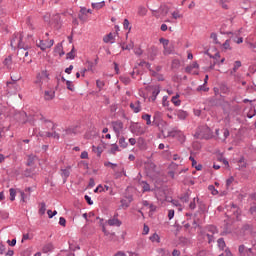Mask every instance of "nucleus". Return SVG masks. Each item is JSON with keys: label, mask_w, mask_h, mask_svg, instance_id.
<instances>
[{"label": "nucleus", "mask_w": 256, "mask_h": 256, "mask_svg": "<svg viewBox=\"0 0 256 256\" xmlns=\"http://www.w3.org/2000/svg\"><path fill=\"white\" fill-rule=\"evenodd\" d=\"M172 54V49L167 45L166 47H163V55H171Z\"/></svg>", "instance_id": "nucleus-40"}, {"label": "nucleus", "mask_w": 256, "mask_h": 256, "mask_svg": "<svg viewBox=\"0 0 256 256\" xmlns=\"http://www.w3.org/2000/svg\"><path fill=\"white\" fill-rule=\"evenodd\" d=\"M178 133H179V130H176V128H173V130H170V131H162V134L165 138H169V137L177 138Z\"/></svg>", "instance_id": "nucleus-13"}, {"label": "nucleus", "mask_w": 256, "mask_h": 256, "mask_svg": "<svg viewBox=\"0 0 256 256\" xmlns=\"http://www.w3.org/2000/svg\"><path fill=\"white\" fill-rule=\"evenodd\" d=\"M159 43L163 46V48H166L167 46H169V40L165 38H160Z\"/></svg>", "instance_id": "nucleus-41"}, {"label": "nucleus", "mask_w": 256, "mask_h": 256, "mask_svg": "<svg viewBox=\"0 0 256 256\" xmlns=\"http://www.w3.org/2000/svg\"><path fill=\"white\" fill-rule=\"evenodd\" d=\"M70 170H71L70 166L67 168L61 169V176L63 178L64 183L66 182L67 178L70 175Z\"/></svg>", "instance_id": "nucleus-18"}, {"label": "nucleus", "mask_w": 256, "mask_h": 256, "mask_svg": "<svg viewBox=\"0 0 256 256\" xmlns=\"http://www.w3.org/2000/svg\"><path fill=\"white\" fill-rule=\"evenodd\" d=\"M142 120L146 121V125H152L151 114H142Z\"/></svg>", "instance_id": "nucleus-27"}, {"label": "nucleus", "mask_w": 256, "mask_h": 256, "mask_svg": "<svg viewBox=\"0 0 256 256\" xmlns=\"http://www.w3.org/2000/svg\"><path fill=\"white\" fill-rule=\"evenodd\" d=\"M162 118V112H154L153 114V124L158 125V121Z\"/></svg>", "instance_id": "nucleus-25"}, {"label": "nucleus", "mask_w": 256, "mask_h": 256, "mask_svg": "<svg viewBox=\"0 0 256 256\" xmlns=\"http://www.w3.org/2000/svg\"><path fill=\"white\" fill-rule=\"evenodd\" d=\"M198 91H203V92H208L209 91V87L206 86V84L200 85L197 88Z\"/></svg>", "instance_id": "nucleus-49"}, {"label": "nucleus", "mask_w": 256, "mask_h": 256, "mask_svg": "<svg viewBox=\"0 0 256 256\" xmlns=\"http://www.w3.org/2000/svg\"><path fill=\"white\" fill-rule=\"evenodd\" d=\"M175 114L180 120H185L188 117V112H185V110L182 109L176 110Z\"/></svg>", "instance_id": "nucleus-16"}, {"label": "nucleus", "mask_w": 256, "mask_h": 256, "mask_svg": "<svg viewBox=\"0 0 256 256\" xmlns=\"http://www.w3.org/2000/svg\"><path fill=\"white\" fill-rule=\"evenodd\" d=\"M62 50V45L61 44H57L56 48H55V52L58 53L60 56L64 55V52L61 53Z\"/></svg>", "instance_id": "nucleus-53"}, {"label": "nucleus", "mask_w": 256, "mask_h": 256, "mask_svg": "<svg viewBox=\"0 0 256 256\" xmlns=\"http://www.w3.org/2000/svg\"><path fill=\"white\" fill-rule=\"evenodd\" d=\"M121 205H122L123 209H127V207H129V205H130V202H128L127 200L123 199L121 201Z\"/></svg>", "instance_id": "nucleus-55"}, {"label": "nucleus", "mask_w": 256, "mask_h": 256, "mask_svg": "<svg viewBox=\"0 0 256 256\" xmlns=\"http://www.w3.org/2000/svg\"><path fill=\"white\" fill-rule=\"evenodd\" d=\"M179 98H180L179 94H176V95L172 96V98H171L172 104L176 107L181 106V100Z\"/></svg>", "instance_id": "nucleus-23"}, {"label": "nucleus", "mask_w": 256, "mask_h": 256, "mask_svg": "<svg viewBox=\"0 0 256 256\" xmlns=\"http://www.w3.org/2000/svg\"><path fill=\"white\" fill-rule=\"evenodd\" d=\"M42 136H46V137H49V138H51V137H53V138H55V139H59V135L57 134V133H49V132H47V133H45L44 135H42Z\"/></svg>", "instance_id": "nucleus-43"}, {"label": "nucleus", "mask_w": 256, "mask_h": 256, "mask_svg": "<svg viewBox=\"0 0 256 256\" xmlns=\"http://www.w3.org/2000/svg\"><path fill=\"white\" fill-rule=\"evenodd\" d=\"M17 48H18L17 57L20 60H23L24 63L30 64L32 62V59H28V57H29V51L28 50H30V43L27 42L22 47H17Z\"/></svg>", "instance_id": "nucleus-3"}, {"label": "nucleus", "mask_w": 256, "mask_h": 256, "mask_svg": "<svg viewBox=\"0 0 256 256\" xmlns=\"http://www.w3.org/2000/svg\"><path fill=\"white\" fill-rule=\"evenodd\" d=\"M246 162H245V158H240V160L238 161V166L240 169L246 168Z\"/></svg>", "instance_id": "nucleus-42"}, {"label": "nucleus", "mask_w": 256, "mask_h": 256, "mask_svg": "<svg viewBox=\"0 0 256 256\" xmlns=\"http://www.w3.org/2000/svg\"><path fill=\"white\" fill-rule=\"evenodd\" d=\"M104 6H105V2L104 1L99 2V3H92V7L94 9H97V10L103 8Z\"/></svg>", "instance_id": "nucleus-36"}, {"label": "nucleus", "mask_w": 256, "mask_h": 256, "mask_svg": "<svg viewBox=\"0 0 256 256\" xmlns=\"http://www.w3.org/2000/svg\"><path fill=\"white\" fill-rule=\"evenodd\" d=\"M66 86H67L68 90H70L72 92L74 91V86H73L72 81L66 80Z\"/></svg>", "instance_id": "nucleus-48"}, {"label": "nucleus", "mask_w": 256, "mask_h": 256, "mask_svg": "<svg viewBox=\"0 0 256 256\" xmlns=\"http://www.w3.org/2000/svg\"><path fill=\"white\" fill-rule=\"evenodd\" d=\"M171 15H172V18H173V19H182V18H183V15L180 14L179 11H173V12L171 13Z\"/></svg>", "instance_id": "nucleus-37"}, {"label": "nucleus", "mask_w": 256, "mask_h": 256, "mask_svg": "<svg viewBox=\"0 0 256 256\" xmlns=\"http://www.w3.org/2000/svg\"><path fill=\"white\" fill-rule=\"evenodd\" d=\"M250 213H251V215H254V217L256 218V207L255 206L250 208Z\"/></svg>", "instance_id": "nucleus-63"}, {"label": "nucleus", "mask_w": 256, "mask_h": 256, "mask_svg": "<svg viewBox=\"0 0 256 256\" xmlns=\"http://www.w3.org/2000/svg\"><path fill=\"white\" fill-rule=\"evenodd\" d=\"M37 162V156L36 155H29L27 158V166H34Z\"/></svg>", "instance_id": "nucleus-22"}, {"label": "nucleus", "mask_w": 256, "mask_h": 256, "mask_svg": "<svg viewBox=\"0 0 256 256\" xmlns=\"http://www.w3.org/2000/svg\"><path fill=\"white\" fill-rule=\"evenodd\" d=\"M4 66H6L7 69H11V66L13 64V58L12 56H8L5 58L4 62H3Z\"/></svg>", "instance_id": "nucleus-24"}, {"label": "nucleus", "mask_w": 256, "mask_h": 256, "mask_svg": "<svg viewBox=\"0 0 256 256\" xmlns=\"http://www.w3.org/2000/svg\"><path fill=\"white\" fill-rule=\"evenodd\" d=\"M46 211H47V205L44 202L40 203V208L38 211L39 215H43Z\"/></svg>", "instance_id": "nucleus-31"}, {"label": "nucleus", "mask_w": 256, "mask_h": 256, "mask_svg": "<svg viewBox=\"0 0 256 256\" xmlns=\"http://www.w3.org/2000/svg\"><path fill=\"white\" fill-rule=\"evenodd\" d=\"M55 44L53 39L50 40H39L36 42V46L41 49V51H46L47 49H51V47Z\"/></svg>", "instance_id": "nucleus-6"}, {"label": "nucleus", "mask_w": 256, "mask_h": 256, "mask_svg": "<svg viewBox=\"0 0 256 256\" xmlns=\"http://www.w3.org/2000/svg\"><path fill=\"white\" fill-rule=\"evenodd\" d=\"M229 137V130H227V128L224 129L223 131V141H226L227 138Z\"/></svg>", "instance_id": "nucleus-56"}, {"label": "nucleus", "mask_w": 256, "mask_h": 256, "mask_svg": "<svg viewBox=\"0 0 256 256\" xmlns=\"http://www.w3.org/2000/svg\"><path fill=\"white\" fill-rule=\"evenodd\" d=\"M54 249L55 247L53 246V243H47L42 247V252L47 254L49 252H53Z\"/></svg>", "instance_id": "nucleus-17"}, {"label": "nucleus", "mask_w": 256, "mask_h": 256, "mask_svg": "<svg viewBox=\"0 0 256 256\" xmlns=\"http://www.w3.org/2000/svg\"><path fill=\"white\" fill-rule=\"evenodd\" d=\"M9 193H10V200L14 201L16 199V190L11 188L9 189Z\"/></svg>", "instance_id": "nucleus-44"}, {"label": "nucleus", "mask_w": 256, "mask_h": 256, "mask_svg": "<svg viewBox=\"0 0 256 256\" xmlns=\"http://www.w3.org/2000/svg\"><path fill=\"white\" fill-rule=\"evenodd\" d=\"M175 216V210H168V219L171 220Z\"/></svg>", "instance_id": "nucleus-59"}, {"label": "nucleus", "mask_w": 256, "mask_h": 256, "mask_svg": "<svg viewBox=\"0 0 256 256\" xmlns=\"http://www.w3.org/2000/svg\"><path fill=\"white\" fill-rule=\"evenodd\" d=\"M178 141L180 143H184L186 141V136L184 135V133L182 131H178L177 137Z\"/></svg>", "instance_id": "nucleus-28"}, {"label": "nucleus", "mask_w": 256, "mask_h": 256, "mask_svg": "<svg viewBox=\"0 0 256 256\" xmlns=\"http://www.w3.org/2000/svg\"><path fill=\"white\" fill-rule=\"evenodd\" d=\"M110 151L112 154H115L116 152H119L120 150H119V147L116 144H114V145H112Z\"/></svg>", "instance_id": "nucleus-54"}, {"label": "nucleus", "mask_w": 256, "mask_h": 256, "mask_svg": "<svg viewBox=\"0 0 256 256\" xmlns=\"http://www.w3.org/2000/svg\"><path fill=\"white\" fill-rule=\"evenodd\" d=\"M114 40V35L112 33H110L109 35H107L106 37H104V42L105 43H110L111 41Z\"/></svg>", "instance_id": "nucleus-45"}, {"label": "nucleus", "mask_w": 256, "mask_h": 256, "mask_svg": "<svg viewBox=\"0 0 256 256\" xmlns=\"http://www.w3.org/2000/svg\"><path fill=\"white\" fill-rule=\"evenodd\" d=\"M198 138L199 139H205V140H209L213 138V133L211 131V128H208V126H204L202 128V131L200 133H198Z\"/></svg>", "instance_id": "nucleus-7"}, {"label": "nucleus", "mask_w": 256, "mask_h": 256, "mask_svg": "<svg viewBox=\"0 0 256 256\" xmlns=\"http://www.w3.org/2000/svg\"><path fill=\"white\" fill-rule=\"evenodd\" d=\"M130 132H132V134H135L136 136H141L146 133V128L145 126H141V124L134 123L130 124Z\"/></svg>", "instance_id": "nucleus-5"}, {"label": "nucleus", "mask_w": 256, "mask_h": 256, "mask_svg": "<svg viewBox=\"0 0 256 256\" xmlns=\"http://www.w3.org/2000/svg\"><path fill=\"white\" fill-rule=\"evenodd\" d=\"M196 201H199L198 197L193 198V200L189 204V209H191L192 211L196 209Z\"/></svg>", "instance_id": "nucleus-35"}, {"label": "nucleus", "mask_w": 256, "mask_h": 256, "mask_svg": "<svg viewBox=\"0 0 256 256\" xmlns=\"http://www.w3.org/2000/svg\"><path fill=\"white\" fill-rule=\"evenodd\" d=\"M122 49H123V50H126V51H130V50L133 49V44H132V43H130L129 45L123 44V45H122Z\"/></svg>", "instance_id": "nucleus-52"}, {"label": "nucleus", "mask_w": 256, "mask_h": 256, "mask_svg": "<svg viewBox=\"0 0 256 256\" xmlns=\"http://www.w3.org/2000/svg\"><path fill=\"white\" fill-rule=\"evenodd\" d=\"M149 240H150L151 242L159 243V242H160V237H159V235H158L157 233H154L153 235H151V236L149 237Z\"/></svg>", "instance_id": "nucleus-34"}, {"label": "nucleus", "mask_w": 256, "mask_h": 256, "mask_svg": "<svg viewBox=\"0 0 256 256\" xmlns=\"http://www.w3.org/2000/svg\"><path fill=\"white\" fill-rule=\"evenodd\" d=\"M140 187H142V192L150 191V185L147 182H140Z\"/></svg>", "instance_id": "nucleus-29"}, {"label": "nucleus", "mask_w": 256, "mask_h": 256, "mask_svg": "<svg viewBox=\"0 0 256 256\" xmlns=\"http://www.w3.org/2000/svg\"><path fill=\"white\" fill-rule=\"evenodd\" d=\"M156 197L160 202L170 201L164 191H158Z\"/></svg>", "instance_id": "nucleus-19"}, {"label": "nucleus", "mask_w": 256, "mask_h": 256, "mask_svg": "<svg viewBox=\"0 0 256 256\" xmlns=\"http://www.w3.org/2000/svg\"><path fill=\"white\" fill-rule=\"evenodd\" d=\"M59 225L62 226V227H65V226H66V220H65V218L60 217V219H59Z\"/></svg>", "instance_id": "nucleus-61"}, {"label": "nucleus", "mask_w": 256, "mask_h": 256, "mask_svg": "<svg viewBox=\"0 0 256 256\" xmlns=\"http://www.w3.org/2000/svg\"><path fill=\"white\" fill-rule=\"evenodd\" d=\"M219 235V231L216 226L210 225L203 229L200 233V239L207 242L208 244H212L215 242V239Z\"/></svg>", "instance_id": "nucleus-2"}, {"label": "nucleus", "mask_w": 256, "mask_h": 256, "mask_svg": "<svg viewBox=\"0 0 256 256\" xmlns=\"http://www.w3.org/2000/svg\"><path fill=\"white\" fill-rule=\"evenodd\" d=\"M51 19H52V17H51V14H46L45 16H44V21L46 22V23H51Z\"/></svg>", "instance_id": "nucleus-60"}, {"label": "nucleus", "mask_w": 256, "mask_h": 256, "mask_svg": "<svg viewBox=\"0 0 256 256\" xmlns=\"http://www.w3.org/2000/svg\"><path fill=\"white\" fill-rule=\"evenodd\" d=\"M230 76H232L234 78V82H236V83L241 82V74L234 73V74H230Z\"/></svg>", "instance_id": "nucleus-39"}, {"label": "nucleus", "mask_w": 256, "mask_h": 256, "mask_svg": "<svg viewBox=\"0 0 256 256\" xmlns=\"http://www.w3.org/2000/svg\"><path fill=\"white\" fill-rule=\"evenodd\" d=\"M49 82V73L47 70H42L36 75V79L34 81V84L38 86L39 88L43 87V84Z\"/></svg>", "instance_id": "nucleus-4"}, {"label": "nucleus", "mask_w": 256, "mask_h": 256, "mask_svg": "<svg viewBox=\"0 0 256 256\" xmlns=\"http://www.w3.org/2000/svg\"><path fill=\"white\" fill-rule=\"evenodd\" d=\"M108 224L111 227L113 226L120 227L122 225V222L119 219L114 217L108 220Z\"/></svg>", "instance_id": "nucleus-20"}, {"label": "nucleus", "mask_w": 256, "mask_h": 256, "mask_svg": "<svg viewBox=\"0 0 256 256\" xmlns=\"http://www.w3.org/2000/svg\"><path fill=\"white\" fill-rule=\"evenodd\" d=\"M50 21H51L50 25H56V23H58V21H60V16L58 14H55L52 16Z\"/></svg>", "instance_id": "nucleus-33"}, {"label": "nucleus", "mask_w": 256, "mask_h": 256, "mask_svg": "<svg viewBox=\"0 0 256 256\" xmlns=\"http://www.w3.org/2000/svg\"><path fill=\"white\" fill-rule=\"evenodd\" d=\"M150 232V228L144 224V229L142 230V235H148Z\"/></svg>", "instance_id": "nucleus-57"}, {"label": "nucleus", "mask_w": 256, "mask_h": 256, "mask_svg": "<svg viewBox=\"0 0 256 256\" xmlns=\"http://www.w3.org/2000/svg\"><path fill=\"white\" fill-rule=\"evenodd\" d=\"M241 68V61H235L233 69L229 70L230 75L237 74V71Z\"/></svg>", "instance_id": "nucleus-21"}, {"label": "nucleus", "mask_w": 256, "mask_h": 256, "mask_svg": "<svg viewBox=\"0 0 256 256\" xmlns=\"http://www.w3.org/2000/svg\"><path fill=\"white\" fill-rule=\"evenodd\" d=\"M121 81L125 84L128 85L130 83V78L129 77H121Z\"/></svg>", "instance_id": "nucleus-62"}, {"label": "nucleus", "mask_w": 256, "mask_h": 256, "mask_svg": "<svg viewBox=\"0 0 256 256\" xmlns=\"http://www.w3.org/2000/svg\"><path fill=\"white\" fill-rule=\"evenodd\" d=\"M28 43H29V49H31L32 48V43H33V37L32 36L24 37L23 34L17 33L12 38L10 46L13 49H17V47L23 48V46L27 45Z\"/></svg>", "instance_id": "nucleus-1"}, {"label": "nucleus", "mask_w": 256, "mask_h": 256, "mask_svg": "<svg viewBox=\"0 0 256 256\" xmlns=\"http://www.w3.org/2000/svg\"><path fill=\"white\" fill-rule=\"evenodd\" d=\"M87 13L92 14V10L91 9H86L85 7L80 8V14L78 16L80 21H86Z\"/></svg>", "instance_id": "nucleus-14"}, {"label": "nucleus", "mask_w": 256, "mask_h": 256, "mask_svg": "<svg viewBox=\"0 0 256 256\" xmlns=\"http://www.w3.org/2000/svg\"><path fill=\"white\" fill-rule=\"evenodd\" d=\"M124 29H128L129 31H131L130 22L128 19L124 20Z\"/></svg>", "instance_id": "nucleus-58"}, {"label": "nucleus", "mask_w": 256, "mask_h": 256, "mask_svg": "<svg viewBox=\"0 0 256 256\" xmlns=\"http://www.w3.org/2000/svg\"><path fill=\"white\" fill-rule=\"evenodd\" d=\"M169 13V8L167 6H161L157 11H153L152 14L157 19H160L161 17H166Z\"/></svg>", "instance_id": "nucleus-8"}, {"label": "nucleus", "mask_w": 256, "mask_h": 256, "mask_svg": "<svg viewBox=\"0 0 256 256\" xmlns=\"http://www.w3.org/2000/svg\"><path fill=\"white\" fill-rule=\"evenodd\" d=\"M119 144L122 148H127L128 146V143L126 142L125 138L122 137L120 140H119Z\"/></svg>", "instance_id": "nucleus-47"}, {"label": "nucleus", "mask_w": 256, "mask_h": 256, "mask_svg": "<svg viewBox=\"0 0 256 256\" xmlns=\"http://www.w3.org/2000/svg\"><path fill=\"white\" fill-rule=\"evenodd\" d=\"M217 244H218L219 249H221V250H224L226 248V242L223 238H219L217 240Z\"/></svg>", "instance_id": "nucleus-30"}, {"label": "nucleus", "mask_w": 256, "mask_h": 256, "mask_svg": "<svg viewBox=\"0 0 256 256\" xmlns=\"http://www.w3.org/2000/svg\"><path fill=\"white\" fill-rule=\"evenodd\" d=\"M55 98V91H53V90H46L45 92H44V99L46 100V101H51V100H53Z\"/></svg>", "instance_id": "nucleus-15"}, {"label": "nucleus", "mask_w": 256, "mask_h": 256, "mask_svg": "<svg viewBox=\"0 0 256 256\" xmlns=\"http://www.w3.org/2000/svg\"><path fill=\"white\" fill-rule=\"evenodd\" d=\"M130 109L134 113H140L142 110L141 101L140 100H134L130 102Z\"/></svg>", "instance_id": "nucleus-10"}, {"label": "nucleus", "mask_w": 256, "mask_h": 256, "mask_svg": "<svg viewBox=\"0 0 256 256\" xmlns=\"http://www.w3.org/2000/svg\"><path fill=\"white\" fill-rule=\"evenodd\" d=\"M210 38L213 40L214 44H216V45H220L221 44L220 41L218 40L217 33H215V32L211 33Z\"/></svg>", "instance_id": "nucleus-32"}, {"label": "nucleus", "mask_w": 256, "mask_h": 256, "mask_svg": "<svg viewBox=\"0 0 256 256\" xmlns=\"http://www.w3.org/2000/svg\"><path fill=\"white\" fill-rule=\"evenodd\" d=\"M199 64L197 62H193L192 64L188 65L185 68L186 73L191 75H198L199 74Z\"/></svg>", "instance_id": "nucleus-9"}, {"label": "nucleus", "mask_w": 256, "mask_h": 256, "mask_svg": "<svg viewBox=\"0 0 256 256\" xmlns=\"http://www.w3.org/2000/svg\"><path fill=\"white\" fill-rule=\"evenodd\" d=\"M159 49L155 46H152L148 50V60L154 61L155 58L158 56Z\"/></svg>", "instance_id": "nucleus-11"}, {"label": "nucleus", "mask_w": 256, "mask_h": 256, "mask_svg": "<svg viewBox=\"0 0 256 256\" xmlns=\"http://www.w3.org/2000/svg\"><path fill=\"white\" fill-rule=\"evenodd\" d=\"M85 200L87 201V203L89 205H92L93 204V201L91 200V198L88 196V195H85Z\"/></svg>", "instance_id": "nucleus-64"}, {"label": "nucleus", "mask_w": 256, "mask_h": 256, "mask_svg": "<svg viewBox=\"0 0 256 256\" xmlns=\"http://www.w3.org/2000/svg\"><path fill=\"white\" fill-rule=\"evenodd\" d=\"M96 85H97V87L99 88V91H101L102 88L105 86V83H104V81H102V80H97V81H96Z\"/></svg>", "instance_id": "nucleus-50"}, {"label": "nucleus", "mask_w": 256, "mask_h": 256, "mask_svg": "<svg viewBox=\"0 0 256 256\" xmlns=\"http://www.w3.org/2000/svg\"><path fill=\"white\" fill-rule=\"evenodd\" d=\"M67 59L68 60H74L75 59V49H74V47L72 48V50L69 53H67Z\"/></svg>", "instance_id": "nucleus-38"}, {"label": "nucleus", "mask_w": 256, "mask_h": 256, "mask_svg": "<svg viewBox=\"0 0 256 256\" xmlns=\"http://www.w3.org/2000/svg\"><path fill=\"white\" fill-rule=\"evenodd\" d=\"M113 129L116 134H120L124 129V124L120 120H117L116 122H113Z\"/></svg>", "instance_id": "nucleus-12"}, {"label": "nucleus", "mask_w": 256, "mask_h": 256, "mask_svg": "<svg viewBox=\"0 0 256 256\" xmlns=\"http://www.w3.org/2000/svg\"><path fill=\"white\" fill-rule=\"evenodd\" d=\"M47 215L49 217V219H53V217H55V215H57V211H51V210H48L47 211Z\"/></svg>", "instance_id": "nucleus-51"}, {"label": "nucleus", "mask_w": 256, "mask_h": 256, "mask_svg": "<svg viewBox=\"0 0 256 256\" xmlns=\"http://www.w3.org/2000/svg\"><path fill=\"white\" fill-rule=\"evenodd\" d=\"M223 49H224V50H231V41H230V40H226V41L223 43Z\"/></svg>", "instance_id": "nucleus-46"}, {"label": "nucleus", "mask_w": 256, "mask_h": 256, "mask_svg": "<svg viewBox=\"0 0 256 256\" xmlns=\"http://www.w3.org/2000/svg\"><path fill=\"white\" fill-rule=\"evenodd\" d=\"M147 12H148V10L146 7H144V6L138 7V15H140V17H145Z\"/></svg>", "instance_id": "nucleus-26"}]
</instances>
